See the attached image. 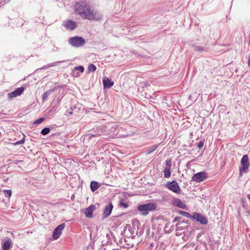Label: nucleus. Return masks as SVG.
<instances>
[{
	"label": "nucleus",
	"mask_w": 250,
	"mask_h": 250,
	"mask_svg": "<svg viewBox=\"0 0 250 250\" xmlns=\"http://www.w3.org/2000/svg\"><path fill=\"white\" fill-rule=\"evenodd\" d=\"M76 13L82 18L88 20L100 21L102 18V14L91 7L85 0L77 2L74 6Z\"/></svg>",
	"instance_id": "nucleus-1"
},
{
	"label": "nucleus",
	"mask_w": 250,
	"mask_h": 250,
	"mask_svg": "<svg viewBox=\"0 0 250 250\" xmlns=\"http://www.w3.org/2000/svg\"><path fill=\"white\" fill-rule=\"evenodd\" d=\"M156 208L157 205L155 203L150 202L139 205L137 207V209L141 212L142 215L146 216L149 211L155 210Z\"/></svg>",
	"instance_id": "nucleus-2"
},
{
	"label": "nucleus",
	"mask_w": 250,
	"mask_h": 250,
	"mask_svg": "<svg viewBox=\"0 0 250 250\" xmlns=\"http://www.w3.org/2000/svg\"><path fill=\"white\" fill-rule=\"evenodd\" d=\"M69 43L73 46L79 47L83 46L85 41L83 37L75 36L70 38Z\"/></svg>",
	"instance_id": "nucleus-3"
},
{
	"label": "nucleus",
	"mask_w": 250,
	"mask_h": 250,
	"mask_svg": "<svg viewBox=\"0 0 250 250\" xmlns=\"http://www.w3.org/2000/svg\"><path fill=\"white\" fill-rule=\"evenodd\" d=\"M166 187L174 193H180L181 192V188L176 181L167 183Z\"/></svg>",
	"instance_id": "nucleus-4"
},
{
	"label": "nucleus",
	"mask_w": 250,
	"mask_h": 250,
	"mask_svg": "<svg viewBox=\"0 0 250 250\" xmlns=\"http://www.w3.org/2000/svg\"><path fill=\"white\" fill-rule=\"evenodd\" d=\"M241 168L244 172H248L249 167L250 165V162L248 155H244L240 161Z\"/></svg>",
	"instance_id": "nucleus-5"
},
{
	"label": "nucleus",
	"mask_w": 250,
	"mask_h": 250,
	"mask_svg": "<svg viewBox=\"0 0 250 250\" xmlns=\"http://www.w3.org/2000/svg\"><path fill=\"white\" fill-rule=\"evenodd\" d=\"M207 178V174L205 172H199L193 175L192 181L197 183L201 182Z\"/></svg>",
	"instance_id": "nucleus-6"
},
{
	"label": "nucleus",
	"mask_w": 250,
	"mask_h": 250,
	"mask_svg": "<svg viewBox=\"0 0 250 250\" xmlns=\"http://www.w3.org/2000/svg\"><path fill=\"white\" fill-rule=\"evenodd\" d=\"M65 227V224L64 223H62L55 228L52 234L54 239L57 240L60 237L62 233V231Z\"/></svg>",
	"instance_id": "nucleus-7"
},
{
	"label": "nucleus",
	"mask_w": 250,
	"mask_h": 250,
	"mask_svg": "<svg viewBox=\"0 0 250 250\" xmlns=\"http://www.w3.org/2000/svg\"><path fill=\"white\" fill-rule=\"evenodd\" d=\"M24 88L23 87H21L17 88L14 91L9 92L7 94L8 98L11 100L13 98L16 97L21 95L24 91Z\"/></svg>",
	"instance_id": "nucleus-8"
},
{
	"label": "nucleus",
	"mask_w": 250,
	"mask_h": 250,
	"mask_svg": "<svg viewBox=\"0 0 250 250\" xmlns=\"http://www.w3.org/2000/svg\"><path fill=\"white\" fill-rule=\"evenodd\" d=\"M113 208V206L111 203H109L105 206L102 215L103 218L104 219L108 217L110 215Z\"/></svg>",
	"instance_id": "nucleus-9"
},
{
	"label": "nucleus",
	"mask_w": 250,
	"mask_h": 250,
	"mask_svg": "<svg viewBox=\"0 0 250 250\" xmlns=\"http://www.w3.org/2000/svg\"><path fill=\"white\" fill-rule=\"evenodd\" d=\"M192 218L203 225H206L208 222V221L206 218L199 213H194Z\"/></svg>",
	"instance_id": "nucleus-10"
},
{
	"label": "nucleus",
	"mask_w": 250,
	"mask_h": 250,
	"mask_svg": "<svg viewBox=\"0 0 250 250\" xmlns=\"http://www.w3.org/2000/svg\"><path fill=\"white\" fill-rule=\"evenodd\" d=\"M95 206L94 205H91L87 208H85L83 212L86 217L91 218L93 217V212L95 210Z\"/></svg>",
	"instance_id": "nucleus-11"
},
{
	"label": "nucleus",
	"mask_w": 250,
	"mask_h": 250,
	"mask_svg": "<svg viewBox=\"0 0 250 250\" xmlns=\"http://www.w3.org/2000/svg\"><path fill=\"white\" fill-rule=\"evenodd\" d=\"M84 71V67L83 66L79 65L75 67L72 70V76L74 77H78L80 76V74Z\"/></svg>",
	"instance_id": "nucleus-12"
},
{
	"label": "nucleus",
	"mask_w": 250,
	"mask_h": 250,
	"mask_svg": "<svg viewBox=\"0 0 250 250\" xmlns=\"http://www.w3.org/2000/svg\"><path fill=\"white\" fill-rule=\"evenodd\" d=\"M63 25L66 27V28L70 30H73L76 27V22L71 20L65 21L63 23Z\"/></svg>",
	"instance_id": "nucleus-13"
},
{
	"label": "nucleus",
	"mask_w": 250,
	"mask_h": 250,
	"mask_svg": "<svg viewBox=\"0 0 250 250\" xmlns=\"http://www.w3.org/2000/svg\"><path fill=\"white\" fill-rule=\"evenodd\" d=\"M103 83L104 88H110L114 84V82L106 77L103 78Z\"/></svg>",
	"instance_id": "nucleus-14"
},
{
	"label": "nucleus",
	"mask_w": 250,
	"mask_h": 250,
	"mask_svg": "<svg viewBox=\"0 0 250 250\" xmlns=\"http://www.w3.org/2000/svg\"><path fill=\"white\" fill-rule=\"evenodd\" d=\"M173 204L179 208L185 209L187 207L186 205L184 203H183L180 199L177 198L173 199Z\"/></svg>",
	"instance_id": "nucleus-15"
},
{
	"label": "nucleus",
	"mask_w": 250,
	"mask_h": 250,
	"mask_svg": "<svg viewBox=\"0 0 250 250\" xmlns=\"http://www.w3.org/2000/svg\"><path fill=\"white\" fill-rule=\"evenodd\" d=\"M12 244L11 239L9 238H7L2 246L3 250H9Z\"/></svg>",
	"instance_id": "nucleus-16"
},
{
	"label": "nucleus",
	"mask_w": 250,
	"mask_h": 250,
	"mask_svg": "<svg viewBox=\"0 0 250 250\" xmlns=\"http://www.w3.org/2000/svg\"><path fill=\"white\" fill-rule=\"evenodd\" d=\"M99 187V184L97 182L92 181L90 183V188L92 191H95Z\"/></svg>",
	"instance_id": "nucleus-17"
},
{
	"label": "nucleus",
	"mask_w": 250,
	"mask_h": 250,
	"mask_svg": "<svg viewBox=\"0 0 250 250\" xmlns=\"http://www.w3.org/2000/svg\"><path fill=\"white\" fill-rule=\"evenodd\" d=\"M53 92V90H50L49 91H46L45 92H44L43 93V94L42 95V99L43 101H46L48 96L51 94Z\"/></svg>",
	"instance_id": "nucleus-18"
},
{
	"label": "nucleus",
	"mask_w": 250,
	"mask_h": 250,
	"mask_svg": "<svg viewBox=\"0 0 250 250\" xmlns=\"http://www.w3.org/2000/svg\"><path fill=\"white\" fill-rule=\"evenodd\" d=\"M169 168L165 167L164 170V175L166 178H169L171 176V172Z\"/></svg>",
	"instance_id": "nucleus-19"
},
{
	"label": "nucleus",
	"mask_w": 250,
	"mask_h": 250,
	"mask_svg": "<svg viewBox=\"0 0 250 250\" xmlns=\"http://www.w3.org/2000/svg\"><path fill=\"white\" fill-rule=\"evenodd\" d=\"M178 212L180 214H181L186 217H187V218H192V216H191V214L188 212H186V211H182V210H179Z\"/></svg>",
	"instance_id": "nucleus-20"
},
{
	"label": "nucleus",
	"mask_w": 250,
	"mask_h": 250,
	"mask_svg": "<svg viewBox=\"0 0 250 250\" xmlns=\"http://www.w3.org/2000/svg\"><path fill=\"white\" fill-rule=\"evenodd\" d=\"M87 70L89 73L93 72L96 70V67L94 64L91 63L88 65Z\"/></svg>",
	"instance_id": "nucleus-21"
},
{
	"label": "nucleus",
	"mask_w": 250,
	"mask_h": 250,
	"mask_svg": "<svg viewBox=\"0 0 250 250\" xmlns=\"http://www.w3.org/2000/svg\"><path fill=\"white\" fill-rule=\"evenodd\" d=\"M194 50L197 52H202L203 51H206L204 48L199 46H194L193 47Z\"/></svg>",
	"instance_id": "nucleus-22"
},
{
	"label": "nucleus",
	"mask_w": 250,
	"mask_h": 250,
	"mask_svg": "<svg viewBox=\"0 0 250 250\" xmlns=\"http://www.w3.org/2000/svg\"><path fill=\"white\" fill-rule=\"evenodd\" d=\"M50 129L49 127H45L41 131V134L43 135H46L49 133Z\"/></svg>",
	"instance_id": "nucleus-23"
},
{
	"label": "nucleus",
	"mask_w": 250,
	"mask_h": 250,
	"mask_svg": "<svg viewBox=\"0 0 250 250\" xmlns=\"http://www.w3.org/2000/svg\"><path fill=\"white\" fill-rule=\"evenodd\" d=\"M157 145H154V146H152L150 148H149V149H148L146 150V153L147 154H149L152 153L153 151H154L157 148Z\"/></svg>",
	"instance_id": "nucleus-24"
},
{
	"label": "nucleus",
	"mask_w": 250,
	"mask_h": 250,
	"mask_svg": "<svg viewBox=\"0 0 250 250\" xmlns=\"http://www.w3.org/2000/svg\"><path fill=\"white\" fill-rule=\"evenodd\" d=\"M166 167H168L170 169L171 167V161L170 159H167L166 161Z\"/></svg>",
	"instance_id": "nucleus-25"
},
{
	"label": "nucleus",
	"mask_w": 250,
	"mask_h": 250,
	"mask_svg": "<svg viewBox=\"0 0 250 250\" xmlns=\"http://www.w3.org/2000/svg\"><path fill=\"white\" fill-rule=\"evenodd\" d=\"M24 142H25V139H24V138H23L21 140L16 142L13 144L14 146H17L19 145L24 144Z\"/></svg>",
	"instance_id": "nucleus-26"
},
{
	"label": "nucleus",
	"mask_w": 250,
	"mask_h": 250,
	"mask_svg": "<svg viewBox=\"0 0 250 250\" xmlns=\"http://www.w3.org/2000/svg\"><path fill=\"white\" fill-rule=\"evenodd\" d=\"M5 195L7 197H11L12 194V191L11 190H5L4 191Z\"/></svg>",
	"instance_id": "nucleus-27"
},
{
	"label": "nucleus",
	"mask_w": 250,
	"mask_h": 250,
	"mask_svg": "<svg viewBox=\"0 0 250 250\" xmlns=\"http://www.w3.org/2000/svg\"><path fill=\"white\" fill-rule=\"evenodd\" d=\"M119 206L120 207H123L125 208H127L128 207V205L127 203H124V202H123L122 201L120 202Z\"/></svg>",
	"instance_id": "nucleus-28"
},
{
	"label": "nucleus",
	"mask_w": 250,
	"mask_h": 250,
	"mask_svg": "<svg viewBox=\"0 0 250 250\" xmlns=\"http://www.w3.org/2000/svg\"><path fill=\"white\" fill-rule=\"evenodd\" d=\"M44 120V118H41L36 120L34 122V124H40L42 123Z\"/></svg>",
	"instance_id": "nucleus-29"
},
{
	"label": "nucleus",
	"mask_w": 250,
	"mask_h": 250,
	"mask_svg": "<svg viewBox=\"0 0 250 250\" xmlns=\"http://www.w3.org/2000/svg\"><path fill=\"white\" fill-rule=\"evenodd\" d=\"M203 146H204V143L202 141L199 142L197 145L198 148L199 149H201L203 147Z\"/></svg>",
	"instance_id": "nucleus-30"
},
{
	"label": "nucleus",
	"mask_w": 250,
	"mask_h": 250,
	"mask_svg": "<svg viewBox=\"0 0 250 250\" xmlns=\"http://www.w3.org/2000/svg\"><path fill=\"white\" fill-rule=\"evenodd\" d=\"M243 172H244V170H242V168L239 167V177H241L242 176Z\"/></svg>",
	"instance_id": "nucleus-31"
},
{
	"label": "nucleus",
	"mask_w": 250,
	"mask_h": 250,
	"mask_svg": "<svg viewBox=\"0 0 250 250\" xmlns=\"http://www.w3.org/2000/svg\"><path fill=\"white\" fill-rule=\"evenodd\" d=\"M181 218L180 217H176L175 218L174 220H173V222H177L178 221H179V220Z\"/></svg>",
	"instance_id": "nucleus-32"
},
{
	"label": "nucleus",
	"mask_w": 250,
	"mask_h": 250,
	"mask_svg": "<svg viewBox=\"0 0 250 250\" xmlns=\"http://www.w3.org/2000/svg\"><path fill=\"white\" fill-rule=\"evenodd\" d=\"M53 65H53V64H50V65H48V66H44L42 67V69H46V68H47L48 67H51V66H53Z\"/></svg>",
	"instance_id": "nucleus-33"
},
{
	"label": "nucleus",
	"mask_w": 250,
	"mask_h": 250,
	"mask_svg": "<svg viewBox=\"0 0 250 250\" xmlns=\"http://www.w3.org/2000/svg\"><path fill=\"white\" fill-rule=\"evenodd\" d=\"M247 198L250 201V194L247 195Z\"/></svg>",
	"instance_id": "nucleus-34"
}]
</instances>
